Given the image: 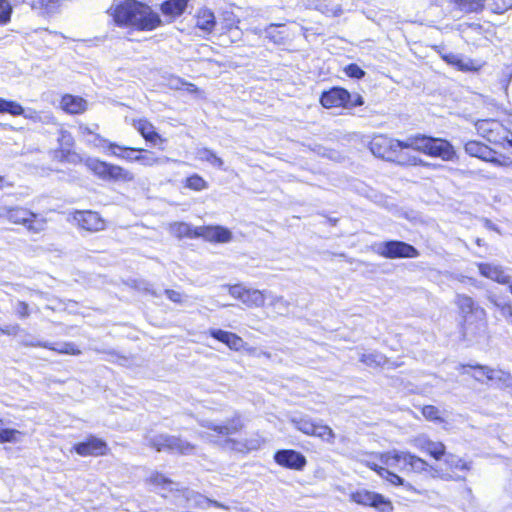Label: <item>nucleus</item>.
<instances>
[{"label":"nucleus","instance_id":"nucleus-1","mask_svg":"<svg viewBox=\"0 0 512 512\" xmlns=\"http://www.w3.org/2000/svg\"><path fill=\"white\" fill-rule=\"evenodd\" d=\"M198 423L203 428L213 431L218 438H223L222 441L213 440V435L208 432H200L198 435L201 439L217 444L221 443L224 448H228L233 451L247 453L259 449L265 442L258 434L245 439H234L230 437L240 432L245 426L243 417L239 412H235L231 418L227 419L223 423H215L208 419L198 420Z\"/></svg>","mask_w":512,"mask_h":512},{"label":"nucleus","instance_id":"nucleus-2","mask_svg":"<svg viewBox=\"0 0 512 512\" xmlns=\"http://www.w3.org/2000/svg\"><path fill=\"white\" fill-rule=\"evenodd\" d=\"M112 17L118 26L138 30H154L162 23L158 13L138 0H125L112 9Z\"/></svg>","mask_w":512,"mask_h":512},{"label":"nucleus","instance_id":"nucleus-3","mask_svg":"<svg viewBox=\"0 0 512 512\" xmlns=\"http://www.w3.org/2000/svg\"><path fill=\"white\" fill-rule=\"evenodd\" d=\"M455 304L465 318L463 336L468 339L482 337L486 332V312L478 306L472 297L465 294H457Z\"/></svg>","mask_w":512,"mask_h":512},{"label":"nucleus","instance_id":"nucleus-4","mask_svg":"<svg viewBox=\"0 0 512 512\" xmlns=\"http://www.w3.org/2000/svg\"><path fill=\"white\" fill-rule=\"evenodd\" d=\"M404 145L429 156L440 158L443 161H452L456 157L452 144L442 138L417 135L409 137Z\"/></svg>","mask_w":512,"mask_h":512},{"label":"nucleus","instance_id":"nucleus-5","mask_svg":"<svg viewBox=\"0 0 512 512\" xmlns=\"http://www.w3.org/2000/svg\"><path fill=\"white\" fill-rule=\"evenodd\" d=\"M0 218L12 224L23 225L32 234L43 232L47 225L44 217L21 206H0Z\"/></svg>","mask_w":512,"mask_h":512},{"label":"nucleus","instance_id":"nucleus-6","mask_svg":"<svg viewBox=\"0 0 512 512\" xmlns=\"http://www.w3.org/2000/svg\"><path fill=\"white\" fill-rule=\"evenodd\" d=\"M478 134L488 142L512 148V133L498 120L483 119L475 123Z\"/></svg>","mask_w":512,"mask_h":512},{"label":"nucleus","instance_id":"nucleus-7","mask_svg":"<svg viewBox=\"0 0 512 512\" xmlns=\"http://www.w3.org/2000/svg\"><path fill=\"white\" fill-rule=\"evenodd\" d=\"M381 462L387 466L414 472L425 471L428 463L407 451L392 450L381 455Z\"/></svg>","mask_w":512,"mask_h":512},{"label":"nucleus","instance_id":"nucleus-8","mask_svg":"<svg viewBox=\"0 0 512 512\" xmlns=\"http://www.w3.org/2000/svg\"><path fill=\"white\" fill-rule=\"evenodd\" d=\"M148 445L157 451H170L182 455H190L195 450V445L173 435L157 434L146 437Z\"/></svg>","mask_w":512,"mask_h":512},{"label":"nucleus","instance_id":"nucleus-9","mask_svg":"<svg viewBox=\"0 0 512 512\" xmlns=\"http://www.w3.org/2000/svg\"><path fill=\"white\" fill-rule=\"evenodd\" d=\"M377 252L385 258H415L419 255L417 249L402 241H386L379 244Z\"/></svg>","mask_w":512,"mask_h":512},{"label":"nucleus","instance_id":"nucleus-10","mask_svg":"<svg viewBox=\"0 0 512 512\" xmlns=\"http://www.w3.org/2000/svg\"><path fill=\"white\" fill-rule=\"evenodd\" d=\"M465 152L470 156L477 157L486 162H490L497 166H506L508 165V158L502 157V160L495 157L496 152L488 147L487 145L471 140L468 141L464 146Z\"/></svg>","mask_w":512,"mask_h":512},{"label":"nucleus","instance_id":"nucleus-11","mask_svg":"<svg viewBox=\"0 0 512 512\" xmlns=\"http://www.w3.org/2000/svg\"><path fill=\"white\" fill-rule=\"evenodd\" d=\"M274 460L278 465L293 470H302L307 464L306 457L302 453L292 449L277 451L274 454Z\"/></svg>","mask_w":512,"mask_h":512},{"label":"nucleus","instance_id":"nucleus-12","mask_svg":"<svg viewBox=\"0 0 512 512\" xmlns=\"http://www.w3.org/2000/svg\"><path fill=\"white\" fill-rule=\"evenodd\" d=\"M73 220L80 228L89 232H98L105 228V221L97 212L76 211L73 214Z\"/></svg>","mask_w":512,"mask_h":512},{"label":"nucleus","instance_id":"nucleus-13","mask_svg":"<svg viewBox=\"0 0 512 512\" xmlns=\"http://www.w3.org/2000/svg\"><path fill=\"white\" fill-rule=\"evenodd\" d=\"M410 443L420 451L427 452L434 459L440 460L446 454V447L440 441H432L426 435H418Z\"/></svg>","mask_w":512,"mask_h":512},{"label":"nucleus","instance_id":"nucleus-14","mask_svg":"<svg viewBox=\"0 0 512 512\" xmlns=\"http://www.w3.org/2000/svg\"><path fill=\"white\" fill-rule=\"evenodd\" d=\"M74 450L80 456H100L105 455L107 444L100 438L90 436L86 441L74 445Z\"/></svg>","mask_w":512,"mask_h":512},{"label":"nucleus","instance_id":"nucleus-15","mask_svg":"<svg viewBox=\"0 0 512 512\" xmlns=\"http://www.w3.org/2000/svg\"><path fill=\"white\" fill-rule=\"evenodd\" d=\"M405 141L395 140L386 136H377L371 142V151L373 154L380 157L388 156L390 151H397L398 149L407 148Z\"/></svg>","mask_w":512,"mask_h":512},{"label":"nucleus","instance_id":"nucleus-16","mask_svg":"<svg viewBox=\"0 0 512 512\" xmlns=\"http://www.w3.org/2000/svg\"><path fill=\"white\" fill-rule=\"evenodd\" d=\"M351 97V94L347 90L335 87L327 92H324L320 98V102L325 108H346V105Z\"/></svg>","mask_w":512,"mask_h":512},{"label":"nucleus","instance_id":"nucleus-17","mask_svg":"<svg viewBox=\"0 0 512 512\" xmlns=\"http://www.w3.org/2000/svg\"><path fill=\"white\" fill-rule=\"evenodd\" d=\"M196 238L202 237L207 241L226 243L232 239V233L221 226L196 227Z\"/></svg>","mask_w":512,"mask_h":512},{"label":"nucleus","instance_id":"nucleus-18","mask_svg":"<svg viewBox=\"0 0 512 512\" xmlns=\"http://www.w3.org/2000/svg\"><path fill=\"white\" fill-rule=\"evenodd\" d=\"M478 268L480 274L486 278H489L500 284L510 283L511 276L508 275L506 271L503 269V267L500 265L480 263L478 264Z\"/></svg>","mask_w":512,"mask_h":512},{"label":"nucleus","instance_id":"nucleus-19","mask_svg":"<svg viewBox=\"0 0 512 512\" xmlns=\"http://www.w3.org/2000/svg\"><path fill=\"white\" fill-rule=\"evenodd\" d=\"M477 369L486 376L489 381H495L503 388L512 389V375L503 370L492 369L488 366H477Z\"/></svg>","mask_w":512,"mask_h":512},{"label":"nucleus","instance_id":"nucleus-20","mask_svg":"<svg viewBox=\"0 0 512 512\" xmlns=\"http://www.w3.org/2000/svg\"><path fill=\"white\" fill-rule=\"evenodd\" d=\"M97 139L102 143L104 147H107L111 150L112 155L124 159L126 161L132 162L134 161V157L132 156L133 152H140L142 153L144 149L142 148H132V147H125L120 146L116 143L110 142L99 135H96Z\"/></svg>","mask_w":512,"mask_h":512},{"label":"nucleus","instance_id":"nucleus-21","mask_svg":"<svg viewBox=\"0 0 512 512\" xmlns=\"http://www.w3.org/2000/svg\"><path fill=\"white\" fill-rule=\"evenodd\" d=\"M210 335L218 341L226 344L230 349L236 351L240 350L244 345L243 339L232 332L221 329H212L210 330Z\"/></svg>","mask_w":512,"mask_h":512},{"label":"nucleus","instance_id":"nucleus-22","mask_svg":"<svg viewBox=\"0 0 512 512\" xmlns=\"http://www.w3.org/2000/svg\"><path fill=\"white\" fill-rule=\"evenodd\" d=\"M134 128L143 136V138L156 145L157 142H164V139L155 131L152 123L146 119L134 120Z\"/></svg>","mask_w":512,"mask_h":512},{"label":"nucleus","instance_id":"nucleus-23","mask_svg":"<svg viewBox=\"0 0 512 512\" xmlns=\"http://www.w3.org/2000/svg\"><path fill=\"white\" fill-rule=\"evenodd\" d=\"M60 106L69 114H80L87 109V102L81 97L66 94L62 97Z\"/></svg>","mask_w":512,"mask_h":512},{"label":"nucleus","instance_id":"nucleus-24","mask_svg":"<svg viewBox=\"0 0 512 512\" xmlns=\"http://www.w3.org/2000/svg\"><path fill=\"white\" fill-rule=\"evenodd\" d=\"M85 166L100 179L108 181L113 164L96 158H88L85 161Z\"/></svg>","mask_w":512,"mask_h":512},{"label":"nucleus","instance_id":"nucleus-25","mask_svg":"<svg viewBox=\"0 0 512 512\" xmlns=\"http://www.w3.org/2000/svg\"><path fill=\"white\" fill-rule=\"evenodd\" d=\"M189 1L190 0H166L161 4L160 10L164 16L176 18L184 13Z\"/></svg>","mask_w":512,"mask_h":512},{"label":"nucleus","instance_id":"nucleus-26","mask_svg":"<svg viewBox=\"0 0 512 512\" xmlns=\"http://www.w3.org/2000/svg\"><path fill=\"white\" fill-rule=\"evenodd\" d=\"M216 25L214 13L207 8H201L196 14V27L205 31L212 32Z\"/></svg>","mask_w":512,"mask_h":512},{"label":"nucleus","instance_id":"nucleus-27","mask_svg":"<svg viewBox=\"0 0 512 512\" xmlns=\"http://www.w3.org/2000/svg\"><path fill=\"white\" fill-rule=\"evenodd\" d=\"M442 59L449 65L456 67L460 71H471L475 69L471 59H464L461 55L455 53H447L442 55Z\"/></svg>","mask_w":512,"mask_h":512},{"label":"nucleus","instance_id":"nucleus-28","mask_svg":"<svg viewBox=\"0 0 512 512\" xmlns=\"http://www.w3.org/2000/svg\"><path fill=\"white\" fill-rule=\"evenodd\" d=\"M144 154H139L134 156V161L141 163L143 166L152 167L156 165H164L171 161V159L167 156L158 157L154 152L151 151H143Z\"/></svg>","mask_w":512,"mask_h":512},{"label":"nucleus","instance_id":"nucleus-29","mask_svg":"<svg viewBox=\"0 0 512 512\" xmlns=\"http://www.w3.org/2000/svg\"><path fill=\"white\" fill-rule=\"evenodd\" d=\"M268 292L257 289H247L242 302L248 307H262L267 298Z\"/></svg>","mask_w":512,"mask_h":512},{"label":"nucleus","instance_id":"nucleus-30","mask_svg":"<svg viewBox=\"0 0 512 512\" xmlns=\"http://www.w3.org/2000/svg\"><path fill=\"white\" fill-rule=\"evenodd\" d=\"M134 174L128 169L113 164L108 181L128 183L134 181Z\"/></svg>","mask_w":512,"mask_h":512},{"label":"nucleus","instance_id":"nucleus-31","mask_svg":"<svg viewBox=\"0 0 512 512\" xmlns=\"http://www.w3.org/2000/svg\"><path fill=\"white\" fill-rule=\"evenodd\" d=\"M43 348L50 349L59 354H68V355H79L81 351L75 346L74 343L71 342H63L58 344H52L50 342H44Z\"/></svg>","mask_w":512,"mask_h":512},{"label":"nucleus","instance_id":"nucleus-32","mask_svg":"<svg viewBox=\"0 0 512 512\" xmlns=\"http://www.w3.org/2000/svg\"><path fill=\"white\" fill-rule=\"evenodd\" d=\"M170 231L178 238H196V228L185 222H177L170 226Z\"/></svg>","mask_w":512,"mask_h":512},{"label":"nucleus","instance_id":"nucleus-33","mask_svg":"<svg viewBox=\"0 0 512 512\" xmlns=\"http://www.w3.org/2000/svg\"><path fill=\"white\" fill-rule=\"evenodd\" d=\"M353 500L359 504L371 506H378L380 503H383V498L380 495L367 491L354 493Z\"/></svg>","mask_w":512,"mask_h":512},{"label":"nucleus","instance_id":"nucleus-34","mask_svg":"<svg viewBox=\"0 0 512 512\" xmlns=\"http://www.w3.org/2000/svg\"><path fill=\"white\" fill-rule=\"evenodd\" d=\"M196 158L200 161H206L218 168L223 167V160L208 148H199L196 150Z\"/></svg>","mask_w":512,"mask_h":512},{"label":"nucleus","instance_id":"nucleus-35","mask_svg":"<svg viewBox=\"0 0 512 512\" xmlns=\"http://www.w3.org/2000/svg\"><path fill=\"white\" fill-rule=\"evenodd\" d=\"M292 424L294 427L299 430L300 432L312 436L315 434V425L310 418L308 417H299V418H292L291 419Z\"/></svg>","mask_w":512,"mask_h":512},{"label":"nucleus","instance_id":"nucleus-36","mask_svg":"<svg viewBox=\"0 0 512 512\" xmlns=\"http://www.w3.org/2000/svg\"><path fill=\"white\" fill-rule=\"evenodd\" d=\"M24 432L12 428H0V444L18 443L24 437Z\"/></svg>","mask_w":512,"mask_h":512},{"label":"nucleus","instance_id":"nucleus-37","mask_svg":"<svg viewBox=\"0 0 512 512\" xmlns=\"http://www.w3.org/2000/svg\"><path fill=\"white\" fill-rule=\"evenodd\" d=\"M459 11L463 13L476 12L482 9L484 0H453Z\"/></svg>","mask_w":512,"mask_h":512},{"label":"nucleus","instance_id":"nucleus-38","mask_svg":"<svg viewBox=\"0 0 512 512\" xmlns=\"http://www.w3.org/2000/svg\"><path fill=\"white\" fill-rule=\"evenodd\" d=\"M359 360L368 367H379L386 363L385 356L376 352L362 353Z\"/></svg>","mask_w":512,"mask_h":512},{"label":"nucleus","instance_id":"nucleus-39","mask_svg":"<svg viewBox=\"0 0 512 512\" xmlns=\"http://www.w3.org/2000/svg\"><path fill=\"white\" fill-rule=\"evenodd\" d=\"M267 297L270 298V306L274 308L277 314L284 315L288 312L289 302L282 296H275L268 292Z\"/></svg>","mask_w":512,"mask_h":512},{"label":"nucleus","instance_id":"nucleus-40","mask_svg":"<svg viewBox=\"0 0 512 512\" xmlns=\"http://www.w3.org/2000/svg\"><path fill=\"white\" fill-rule=\"evenodd\" d=\"M0 112L9 113L13 116H19L24 114V109L19 103L15 101H8L0 98Z\"/></svg>","mask_w":512,"mask_h":512},{"label":"nucleus","instance_id":"nucleus-41","mask_svg":"<svg viewBox=\"0 0 512 512\" xmlns=\"http://www.w3.org/2000/svg\"><path fill=\"white\" fill-rule=\"evenodd\" d=\"M313 436L321 438L323 441L333 444L335 441V433L333 430L327 426L322 424L315 425V434Z\"/></svg>","mask_w":512,"mask_h":512},{"label":"nucleus","instance_id":"nucleus-42","mask_svg":"<svg viewBox=\"0 0 512 512\" xmlns=\"http://www.w3.org/2000/svg\"><path fill=\"white\" fill-rule=\"evenodd\" d=\"M187 188L202 191L208 187V183L198 174H194L186 179Z\"/></svg>","mask_w":512,"mask_h":512},{"label":"nucleus","instance_id":"nucleus-43","mask_svg":"<svg viewBox=\"0 0 512 512\" xmlns=\"http://www.w3.org/2000/svg\"><path fill=\"white\" fill-rule=\"evenodd\" d=\"M57 140L60 145L59 150H62V149L71 150V148L74 145V139H73L71 133L63 128L59 129Z\"/></svg>","mask_w":512,"mask_h":512},{"label":"nucleus","instance_id":"nucleus-44","mask_svg":"<svg viewBox=\"0 0 512 512\" xmlns=\"http://www.w3.org/2000/svg\"><path fill=\"white\" fill-rule=\"evenodd\" d=\"M492 304L499 309L501 315L506 319L507 323L512 325V303H501L495 299H491Z\"/></svg>","mask_w":512,"mask_h":512},{"label":"nucleus","instance_id":"nucleus-45","mask_svg":"<svg viewBox=\"0 0 512 512\" xmlns=\"http://www.w3.org/2000/svg\"><path fill=\"white\" fill-rule=\"evenodd\" d=\"M55 157L58 158L60 161L69 162L76 164L80 161V156L76 154L75 152H72L71 150H57L55 152Z\"/></svg>","mask_w":512,"mask_h":512},{"label":"nucleus","instance_id":"nucleus-46","mask_svg":"<svg viewBox=\"0 0 512 512\" xmlns=\"http://www.w3.org/2000/svg\"><path fill=\"white\" fill-rule=\"evenodd\" d=\"M377 473L380 477H382L383 479H386L388 482H390L393 485H402L404 482V480L400 476L389 471L386 468H379V470H377Z\"/></svg>","mask_w":512,"mask_h":512},{"label":"nucleus","instance_id":"nucleus-47","mask_svg":"<svg viewBox=\"0 0 512 512\" xmlns=\"http://www.w3.org/2000/svg\"><path fill=\"white\" fill-rule=\"evenodd\" d=\"M445 462L451 468L460 469V470H468L469 469V465L466 462H464L461 458H459L455 455H452V454H449L446 456Z\"/></svg>","mask_w":512,"mask_h":512},{"label":"nucleus","instance_id":"nucleus-48","mask_svg":"<svg viewBox=\"0 0 512 512\" xmlns=\"http://www.w3.org/2000/svg\"><path fill=\"white\" fill-rule=\"evenodd\" d=\"M12 7L7 0H0V24H6L10 20Z\"/></svg>","mask_w":512,"mask_h":512},{"label":"nucleus","instance_id":"nucleus-49","mask_svg":"<svg viewBox=\"0 0 512 512\" xmlns=\"http://www.w3.org/2000/svg\"><path fill=\"white\" fill-rule=\"evenodd\" d=\"M422 415L427 420H441L439 409L433 405L424 406L422 408Z\"/></svg>","mask_w":512,"mask_h":512},{"label":"nucleus","instance_id":"nucleus-50","mask_svg":"<svg viewBox=\"0 0 512 512\" xmlns=\"http://www.w3.org/2000/svg\"><path fill=\"white\" fill-rule=\"evenodd\" d=\"M277 25L271 24L269 27L265 29V35L269 38L273 43L281 44L284 40V37L281 35V32H276L275 28Z\"/></svg>","mask_w":512,"mask_h":512},{"label":"nucleus","instance_id":"nucleus-51","mask_svg":"<svg viewBox=\"0 0 512 512\" xmlns=\"http://www.w3.org/2000/svg\"><path fill=\"white\" fill-rule=\"evenodd\" d=\"M345 71L351 78L361 79L365 75V72L357 64L348 65Z\"/></svg>","mask_w":512,"mask_h":512},{"label":"nucleus","instance_id":"nucleus-52","mask_svg":"<svg viewBox=\"0 0 512 512\" xmlns=\"http://www.w3.org/2000/svg\"><path fill=\"white\" fill-rule=\"evenodd\" d=\"M150 481L154 485H160V486H172L173 482L166 478L164 475L156 473L151 476Z\"/></svg>","mask_w":512,"mask_h":512},{"label":"nucleus","instance_id":"nucleus-53","mask_svg":"<svg viewBox=\"0 0 512 512\" xmlns=\"http://www.w3.org/2000/svg\"><path fill=\"white\" fill-rule=\"evenodd\" d=\"M16 313L22 319L29 317L30 312L28 304L24 301H18L16 304Z\"/></svg>","mask_w":512,"mask_h":512},{"label":"nucleus","instance_id":"nucleus-54","mask_svg":"<svg viewBox=\"0 0 512 512\" xmlns=\"http://www.w3.org/2000/svg\"><path fill=\"white\" fill-rule=\"evenodd\" d=\"M246 290L247 289L242 287L241 285H234L229 288V293L232 297L240 299L242 301Z\"/></svg>","mask_w":512,"mask_h":512},{"label":"nucleus","instance_id":"nucleus-55","mask_svg":"<svg viewBox=\"0 0 512 512\" xmlns=\"http://www.w3.org/2000/svg\"><path fill=\"white\" fill-rule=\"evenodd\" d=\"M351 98L350 100L348 101L347 105H346V108H353V107H356V106H361L364 104V100L362 98L361 95L359 94H351Z\"/></svg>","mask_w":512,"mask_h":512},{"label":"nucleus","instance_id":"nucleus-56","mask_svg":"<svg viewBox=\"0 0 512 512\" xmlns=\"http://www.w3.org/2000/svg\"><path fill=\"white\" fill-rule=\"evenodd\" d=\"M165 294L168 297L169 300L175 303H181L182 302V295L180 292L172 290V289H166Z\"/></svg>","mask_w":512,"mask_h":512},{"label":"nucleus","instance_id":"nucleus-57","mask_svg":"<svg viewBox=\"0 0 512 512\" xmlns=\"http://www.w3.org/2000/svg\"><path fill=\"white\" fill-rule=\"evenodd\" d=\"M201 499L202 500L199 502V504L202 505L203 507L213 505L215 507L222 508V509H225V510L228 509L227 506L223 505L222 503H220L218 501L211 500V499L205 498V497H201Z\"/></svg>","mask_w":512,"mask_h":512},{"label":"nucleus","instance_id":"nucleus-58","mask_svg":"<svg viewBox=\"0 0 512 512\" xmlns=\"http://www.w3.org/2000/svg\"><path fill=\"white\" fill-rule=\"evenodd\" d=\"M20 331V326L19 325H12V326H7L5 328H0V334H5V335H17L18 332Z\"/></svg>","mask_w":512,"mask_h":512},{"label":"nucleus","instance_id":"nucleus-59","mask_svg":"<svg viewBox=\"0 0 512 512\" xmlns=\"http://www.w3.org/2000/svg\"><path fill=\"white\" fill-rule=\"evenodd\" d=\"M44 342L36 341V340H23L22 344L26 347H43Z\"/></svg>","mask_w":512,"mask_h":512},{"label":"nucleus","instance_id":"nucleus-60","mask_svg":"<svg viewBox=\"0 0 512 512\" xmlns=\"http://www.w3.org/2000/svg\"><path fill=\"white\" fill-rule=\"evenodd\" d=\"M469 367H471L472 369L475 370V373L472 375L477 381H483L484 378H486L485 375H483L482 372H480L478 369H477V366L478 365H475V366H472V365H468Z\"/></svg>","mask_w":512,"mask_h":512},{"label":"nucleus","instance_id":"nucleus-61","mask_svg":"<svg viewBox=\"0 0 512 512\" xmlns=\"http://www.w3.org/2000/svg\"><path fill=\"white\" fill-rule=\"evenodd\" d=\"M411 162L414 165L430 166L429 163H426V162H424L423 160H421V159H419L417 157L411 158Z\"/></svg>","mask_w":512,"mask_h":512},{"label":"nucleus","instance_id":"nucleus-62","mask_svg":"<svg viewBox=\"0 0 512 512\" xmlns=\"http://www.w3.org/2000/svg\"><path fill=\"white\" fill-rule=\"evenodd\" d=\"M187 85V91L189 92H196L198 89L194 84L186 83Z\"/></svg>","mask_w":512,"mask_h":512},{"label":"nucleus","instance_id":"nucleus-63","mask_svg":"<svg viewBox=\"0 0 512 512\" xmlns=\"http://www.w3.org/2000/svg\"><path fill=\"white\" fill-rule=\"evenodd\" d=\"M83 133L93 134L94 132L89 127H81Z\"/></svg>","mask_w":512,"mask_h":512},{"label":"nucleus","instance_id":"nucleus-64","mask_svg":"<svg viewBox=\"0 0 512 512\" xmlns=\"http://www.w3.org/2000/svg\"><path fill=\"white\" fill-rule=\"evenodd\" d=\"M369 467L377 472L379 468H382L381 466H378L377 464H369Z\"/></svg>","mask_w":512,"mask_h":512}]
</instances>
